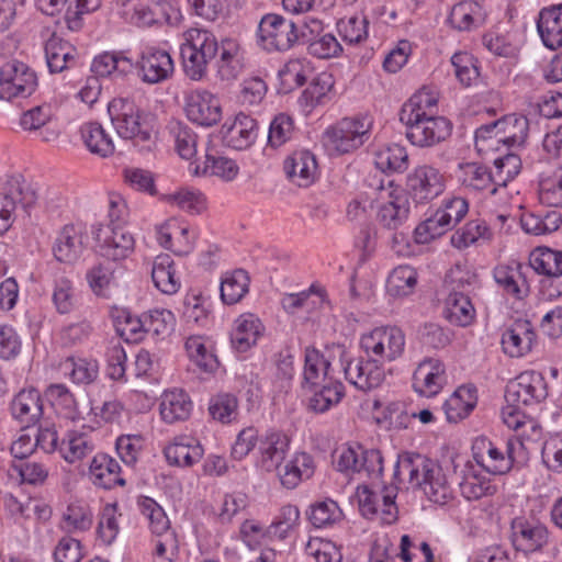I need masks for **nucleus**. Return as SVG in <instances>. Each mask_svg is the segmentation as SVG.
I'll list each match as a JSON object with an SVG mask.
<instances>
[{
  "label": "nucleus",
  "instance_id": "8fccbe9b",
  "mask_svg": "<svg viewBox=\"0 0 562 562\" xmlns=\"http://www.w3.org/2000/svg\"><path fill=\"white\" fill-rule=\"evenodd\" d=\"M187 353L201 370L215 373L220 369V361L214 353L212 342L204 336H190L184 344Z\"/></svg>",
  "mask_w": 562,
  "mask_h": 562
},
{
  "label": "nucleus",
  "instance_id": "e2e57ef3",
  "mask_svg": "<svg viewBox=\"0 0 562 562\" xmlns=\"http://www.w3.org/2000/svg\"><path fill=\"white\" fill-rule=\"evenodd\" d=\"M93 513L88 504L75 502L63 514L60 528L69 533L83 532L91 528Z\"/></svg>",
  "mask_w": 562,
  "mask_h": 562
},
{
  "label": "nucleus",
  "instance_id": "5fc2aeb1",
  "mask_svg": "<svg viewBox=\"0 0 562 562\" xmlns=\"http://www.w3.org/2000/svg\"><path fill=\"white\" fill-rule=\"evenodd\" d=\"M94 450L92 438L86 432L68 431L59 445V454L68 463L81 461Z\"/></svg>",
  "mask_w": 562,
  "mask_h": 562
},
{
  "label": "nucleus",
  "instance_id": "a878e982",
  "mask_svg": "<svg viewBox=\"0 0 562 562\" xmlns=\"http://www.w3.org/2000/svg\"><path fill=\"white\" fill-rule=\"evenodd\" d=\"M522 270L524 266L516 260L498 263L493 270L496 284L515 300H524L529 294V284Z\"/></svg>",
  "mask_w": 562,
  "mask_h": 562
},
{
  "label": "nucleus",
  "instance_id": "3c124183",
  "mask_svg": "<svg viewBox=\"0 0 562 562\" xmlns=\"http://www.w3.org/2000/svg\"><path fill=\"white\" fill-rule=\"evenodd\" d=\"M329 361L319 350L308 347L304 353L303 387H317L333 379L329 375Z\"/></svg>",
  "mask_w": 562,
  "mask_h": 562
},
{
  "label": "nucleus",
  "instance_id": "338daca9",
  "mask_svg": "<svg viewBox=\"0 0 562 562\" xmlns=\"http://www.w3.org/2000/svg\"><path fill=\"white\" fill-rule=\"evenodd\" d=\"M530 266L538 273L560 277L562 276V251L539 247L530 255Z\"/></svg>",
  "mask_w": 562,
  "mask_h": 562
},
{
  "label": "nucleus",
  "instance_id": "0e129e2a",
  "mask_svg": "<svg viewBox=\"0 0 562 562\" xmlns=\"http://www.w3.org/2000/svg\"><path fill=\"white\" fill-rule=\"evenodd\" d=\"M446 318L458 326L470 325L475 317V308L468 295L453 291L446 301Z\"/></svg>",
  "mask_w": 562,
  "mask_h": 562
},
{
  "label": "nucleus",
  "instance_id": "13d9d810",
  "mask_svg": "<svg viewBox=\"0 0 562 562\" xmlns=\"http://www.w3.org/2000/svg\"><path fill=\"white\" fill-rule=\"evenodd\" d=\"M250 279L243 269L226 272L221 281V299L227 305L238 303L249 291Z\"/></svg>",
  "mask_w": 562,
  "mask_h": 562
},
{
  "label": "nucleus",
  "instance_id": "a211bd4d",
  "mask_svg": "<svg viewBox=\"0 0 562 562\" xmlns=\"http://www.w3.org/2000/svg\"><path fill=\"white\" fill-rule=\"evenodd\" d=\"M514 548L526 554L542 550L549 541L548 528L535 518L516 517L510 524Z\"/></svg>",
  "mask_w": 562,
  "mask_h": 562
},
{
  "label": "nucleus",
  "instance_id": "a19ab883",
  "mask_svg": "<svg viewBox=\"0 0 562 562\" xmlns=\"http://www.w3.org/2000/svg\"><path fill=\"white\" fill-rule=\"evenodd\" d=\"M192 407V401L187 392L181 389H172L162 393L159 413L165 423L173 424L188 419Z\"/></svg>",
  "mask_w": 562,
  "mask_h": 562
},
{
  "label": "nucleus",
  "instance_id": "f704fd0d",
  "mask_svg": "<svg viewBox=\"0 0 562 562\" xmlns=\"http://www.w3.org/2000/svg\"><path fill=\"white\" fill-rule=\"evenodd\" d=\"M258 135L257 121L243 112L231 124L223 126V137L228 147L243 150L250 147Z\"/></svg>",
  "mask_w": 562,
  "mask_h": 562
},
{
  "label": "nucleus",
  "instance_id": "052dcab7",
  "mask_svg": "<svg viewBox=\"0 0 562 562\" xmlns=\"http://www.w3.org/2000/svg\"><path fill=\"white\" fill-rule=\"evenodd\" d=\"M134 67L133 60L123 52H105L92 61V71L97 76L106 77L114 72L126 75Z\"/></svg>",
  "mask_w": 562,
  "mask_h": 562
},
{
  "label": "nucleus",
  "instance_id": "ddd939ff",
  "mask_svg": "<svg viewBox=\"0 0 562 562\" xmlns=\"http://www.w3.org/2000/svg\"><path fill=\"white\" fill-rule=\"evenodd\" d=\"M156 240L177 256L193 251L196 234L183 218L172 216L155 226Z\"/></svg>",
  "mask_w": 562,
  "mask_h": 562
},
{
  "label": "nucleus",
  "instance_id": "79ce46f5",
  "mask_svg": "<svg viewBox=\"0 0 562 562\" xmlns=\"http://www.w3.org/2000/svg\"><path fill=\"white\" fill-rule=\"evenodd\" d=\"M122 270L121 266L113 262H99L88 270L86 279L97 296L109 299L119 286L117 273Z\"/></svg>",
  "mask_w": 562,
  "mask_h": 562
},
{
  "label": "nucleus",
  "instance_id": "c756f323",
  "mask_svg": "<svg viewBox=\"0 0 562 562\" xmlns=\"http://www.w3.org/2000/svg\"><path fill=\"white\" fill-rule=\"evenodd\" d=\"M14 419L24 427L37 424L43 415V402L36 389H22L10 403Z\"/></svg>",
  "mask_w": 562,
  "mask_h": 562
},
{
  "label": "nucleus",
  "instance_id": "20e7f679",
  "mask_svg": "<svg viewBox=\"0 0 562 562\" xmlns=\"http://www.w3.org/2000/svg\"><path fill=\"white\" fill-rule=\"evenodd\" d=\"M180 46V54L186 75L199 81L207 72L209 63L215 57L218 50V43L215 35L204 29H189L183 35Z\"/></svg>",
  "mask_w": 562,
  "mask_h": 562
},
{
  "label": "nucleus",
  "instance_id": "473e14b6",
  "mask_svg": "<svg viewBox=\"0 0 562 562\" xmlns=\"http://www.w3.org/2000/svg\"><path fill=\"white\" fill-rule=\"evenodd\" d=\"M259 464L271 472L279 468L289 449L290 438L282 431L270 429L259 439Z\"/></svg>",
  "mask_w": 562,
  "mask_h": 562
},
{
  "label": "nucleus",
  "instance_id": "bb28decb",
  "mask_svg": "<svg viewBox=\"0 0 562 562\" xmlns=\"http://www.w3.org/2000/svg\"><path fill=\"white\" fill-rule=\"evenodd\" d=\"M85 249V228L79 224H67L58 232L53 245L56 260L64 263H74Z\"/></svg>",
  "mask_w": 562,
  "mask_h": 562
},
{
  "label": "nucleus",
  "instance_id": "cd10ccee",
  "mask_svg": "<svg viewBox=\"0 0 562 562\" xmlns=\"http://www.w3.org/2000/svg\"><path fill=\"white\" fill-rule=\"evenodd\" d=\"M457 179L463 190L471 194L482 192L496 194L499 192L491 170L479 162L460 164L457 170Z\"/></svg>",
  "mask_w": 562,
  "mask_h": 562
},
{
  "label": "nucleus",
  "instance_id": "aec40b11",
  "mask_svg": "<svg viewBox=\"0 0 562 562\" xmlns=\"http://www.w3.org/2000/svg\"><path fill=\"white\" fill-rule=\"evenodd\" d=\"M139 78L149 85L169 79L175 71L170 54L155 46L145 47L136 63Z\"/></svg>",
  "mask_w": 562,
  "mask_h": 562
},
{
  "label": "nucleus",
  "instance_id": "4d7b16f0",
  "mask_svg": "<svg viewBox=\"0 0 562 562\" xmlns=\"http://www.w3.org/2000/svg\"><path fill=\"white\" fill-rule=\"evenodd\" d=\"M522 229L535 236L547 235L558 231L562 224V215L557 211L544 213L525 212L520 217Z\"/></svg>",
  "mask_w": 562,
  "mask_h": 562
},
{
  "label": "nucleus",
  "instance_id": "09e8293b",
  "mask_svg": "<svg viewBox=\"0 0 562 562\" xmlns=\"http://www.w3.org/2000/svg\"><path fill=\"white\" fill-rule=\"evenodd\" d=\"M477 403L476 390L462 385L443 403V411L449 423H458L470 415Z\"/></svg>",
  "mask_w": 562,
  "mask_h": 562
},
{
  "label": "nucleus",
  "instance_id": "f8f14e48",
  "mask_svg": "<svg viewBox=\"0 0 562 562\" xmlns=\"http://www.w3.org/2000/svg\"><path fill=\"white\" fill-rule=\"evenodd\" d=\"M37 87V76L21 61H10L0 67V99L27 98Z\"/></svg>",
  "mask_w": 562,
  "mask_h": 562
},
{
  "label": "nucleus",
  "instance_id": "6e6d98bb",
  "mask_svg": "<svg viewBox=\"0 0 562 562\" xmlns=\"http://www.w3.org/2000/svg\"><path fill=\"white\" fill-rule=\"evenodd\" d=\"M45 56L50 72H61L75 59V47L53 34L45 44Z\"/></svg>",
  "mask_w": 562,
  "mask_h": 562
},
{
  "label": "nucleus",
  "instance_id": "680f3d73",
  "mask_svg": "<svg viewBox=\"0 0 562 562\" xmlns=\"http://www.w3.org/2000/svg\"><path fill=\"white\" fill-rule=\"evenodd\" d=\"M502 133L504 144L508 146L521 145L528 135L529 122L524 115L509 114L502 120L495 121L494 126Z\"/></svg>",
  "mask_w": 562,
  "mask_h": 562
},
{
  "label": "nucleus",
  "instance_id": "de8ad7c7",
  "mask_svg": "<svg viewBox=\"0 0 562 562\" xmlns=\"http://www.w3.org/2000/svg\"><path fill=\"white\" fill-rule=\"evenodd\" d=\"M81 140L93 155L108 158L114 154L115 146L112 136L98 122H86L79 130Z\"/></svg>",
  "mask_w": 562,
  "mask_h": 562
},
{
  "label": "nucleus",
  "instance_id": "2f4dec72",
  "mask_svg": "<svg viewBox=\"0 0 562 562\" xmlns=\"http://www.w3.org/2000/svg\"><path fill=\"white\" fill-rule=\"evenodd\" d=\"M316 470V461L307 452H295L281 468L278 474L281 484L286 488H295L310 480Z\"/></svg>",
  "mask_w": 562,
  "mask_h": 562
},
{
  "label": "nucleus",
  "instance_id": "412c9836",
  "mask_svg": "<svg viewBox=\"0 0 562 562\" xmlns=\"http://www.w3.org/2000/svg\"><path fill=\"white\" fill-rule=\"evenodd\" d=\"M452 124L445 116L434 115L407 126L406 137L417 147H432L451 134Z\"/></svg>",
  "mask_w": 562,
  "mask_h": 562
},
{
  "label": "nucleus",
  "instance_id": "423d86ee",
  "mask_svg": "<svg viewBox=\"0 0 562 562\" xmlns=\"http://www.w3.org/2000/svg\"><path fill=\"white\" fill-rule=\"evenodd\" d=\"M140 514L148 520L149 528L157 536L154 562H175L179 558L176 535L170 531V521L162 507L153 498L143 496L137 501Z\"/></svg>",
  "mask_w": 562,
  "mask_h": 562
},
{
  "label": "nucleus",
  "instance_id": "6e6552de",
  "mask_svg": "<svg viewBox=\"0 0 562 562\" xmlns=\"http://www.w3.org/2000/svg\"><path fill=\"white\" fill-rule=\"evenodd\" d=\"M334 464L338 471L376 480L383 472L380 451L366 450L361 446H344L336 450Z\"/></svg>",
  "mask_w": 562,
  "mask_h": 562
},
{
  "label": "nucleus",
  "instance_id": "9b49d317",
  "mask_svg": "<svg viewBox=\"0 0 562 562\" xmlns=\"http://www.w3.org/2000/svg\"><path fill=\"white\" fill-rule=\"evenodd\" d=\"M258 32L263 48L270 52H284L299 43L297 25L279 14L262 16Z\"/></svg>",
  "mask_w": 562,
  "mask_h": 562
},
{
  "label": "nucleus",
  "instance_id": "7ed1b4c3",
  "mask_svg": "<svg viewBox=\"0 0 562 562\" xmlns=\"http://www.w3.org/2000/svg\"><path fill=\"white\" fill-rule=\"evenodd\" d=\"M109 113L117 134L125 139L153 142L158 133L157 119L148 112H140L126 99H113Z\"/></svg>",
  "mask_w": 562,
  "mask_h": 562
},
{
  "label": "nucleus",
  "instance_id": "864d4df0",
  "mask_svg": "<svg viewBox=\"0 0 562 562\" xmlns=\"http://www.w3.org/2000/svg\"><path fill=\"white\" fill-rule=\"evenodd\" d=\"M374 165L382 172H403L408 168L406 148L398 144H387L374 151Z\"/></svg>",
  "mask_w": 562,
  "mask_h": 562
},
{
  "label": "nucleus",
  "instance_id": "7c9ffc66",
  "mask_svg": "<svg viewBox=\"0 0 562 562\" xmlns=\"http://www.w3.org/2000/svg\"><path fill=\"white\" fill-rule=\"evenodd\" d=\"M438 99L439 94L435 89L428 87L419 89L403 104L401 121L408 126L424 120V117L434 116Z\"/></svg>",
  "mask_w": 562,
  "mask_h": 562
},
{
  "label": "nucleus",
  "instance_id": "9d476101",
  "mask_svg": "<svg viewBox=\"0 0 562 562\" xmlns=\"http://www.w3.org/2000/svg\"><path fill=\"white\" fill-rule=\"evenodd\" d=\"M91 234L97 243L99 254L104 259L117 265L131 257L135 251V238L122 226L97 223Z\"/></svg>",
  "mask_w": 562,
  "mask_h": 562
},
{
  "label": "nucleus",
  "instance_id": "37998d69",
  "mask_svg": "<svg viewBox=\"0 0 562 562\" xmlns=\"http://www.w3.org/2000/svg\"><path fill=\"white\" fill-rule=\"evenodd\" d=\"M486 16V10L479 1L463 0L452 7L449 22L456 30L472 31L482 26Z\"/></svg>",
  "mask_w": 562,
  "mask_h": 562
},
{
  "label": "nucleus",
  "instance_id": "49530a36",
  "mask_svg": "<svg viewBox=\"0 0 562 562\" xmlns=\"http://www.w3.org/2000/svg\"><path fill=\"white\" fill-rule=\"evenodd\" d=\"M263 329L261 321L255 314H241L234 323L232 344L238 351H246L257 344Z\"/></svg>",
  "mask_w": 562,
  "mask_h": 562
},
{
  "label": "nucleus",
  "instance_id": "dca6fc26",
  "mask_svg": "<svg viewBox=\"0 0 562 562\" xmlns=\"http://www.w3.org/2000/svg\"><path fill=\"white\" fill-rule=\"evenodd\" d=\"M378 202V220L383 226L395 229L406 221L409 213L408 199L393 181H389L386 187L381 186Z\"/></svg>",
  "mask_w": 562,
  "mask_h": 562
},
{
  "label": "nucleus",
  "instance_id": "c03bdc74",
  "mask_svg": "<svg viewBox=\"0 0 562 562\" xmlns=\"http://www.w3.org/2000/svg\"><path fill=\"white\" fill-rule=\"evenodd\" d=\"M220 58L217 60V75L222 80L232 81L239 77L245 69L244 53L234 40H224L221 43Z\"/></svg>",
  "mask_w": 562,
  "mask_h": 562
},
{
  "label": "nucleus",
  "instance_id": "39448f33",
  "mask_svg": "<svg viewBox=\"0 0 562 562\" xmlns=\"http://www.w3.org/2000/svg\"><path fill=\"white\" fill-rule=\"evenodd\" d=\"M475 465L493 475H503L513 465L525 460V447L519 440L509 439L499 446L486 437H477L472 443Z\"/></svg>",
  "mask_w": 562,
  "mask_h": 562
},
{
  "label": "nucleus",
  "instance_id": "ea45409f",
  "mask_svg": "<svg viewBox=\"0 0 562 562\" xmlns=\"http://www.w3.org/2000/svg\"><path fill=\"white\" fill-rule=\"evenodd\" d=\"M150 274L155 288L164 294H176L181 288L176 262L168 254H159L153 259Z\"/></svg>",
  "mask_w": 562,
  "mask_h": 562
},
{
  "label": "nucleus",
  "instance_id": "72a5a7b5",
  "mask_svg": "<svg viewBox=\"0 0 562 562\" xmlns=\"http://www.w3.org/2000/svg\"><path fill=\"white\" fill-rule=\"evenodd\" d=\"M45 395L59 419L72 424L85 419L74 393L65 384L49 385Z\"/></svg>",
  "mask_w": 562,
  "mask_h": 562
},
{
  "label": "nucleus",
  "instance_id": "2eb2a0df",
  "mask_svg": "<svg viewBox=\"0 0 562 562\" xmlns=\"http://www.w3.org/2000/svg\"><path fill=\"white\" fill-rule=\"evenodd\" d=\"M446 186V175L429 165L416 167L406 180L407 191L417 203L432 201L443 193Z\"/></svg>",
  "mask_w": 562,
  "mask_h": 562
},
{
  "label": "nucleus",
  "instance_id": "774afa93",
  "mask_svg": "<svg viewBox=\"0 0 562 562\" xmlns=\"http://www.w3.org/2000/svg\"><path fill=\"white\" fill-rule=\"evenodd\" d=\"M538 196L544 205L562 207V168L541 176Z\"/></svg>",
  "mask_w": 562,
  "mask_h": 562
},
{
  "label": "nucleus",
  "instance_id": "4468645a",
  "mask_svg": "<svg viewBox=\"0 0 562 562\" xmlns=\"http://www.w3.org/2000/svg\"><path fill=\"white\" fill-rule=\"evenodd\" d=\"M18 124L23 132L35 135L45 143L55 142L60 136L57 115L49 103L35 105L22 112Z\"/></svg>",
  "mask_w": 562,
  "mask_h": 562
},
{
  "label": "nucleus",
  "instance_id": "4c0bfd02",
  "mask_svg": "<svg viewBox=\"0 0 562 562\" xmlns=\"http://www.w3.org/2000/svg\"><path fill=\"white\" fill-rule=\"evenodd\" d=\"M518 403H506L502 408V419L504 424L517 432L515 440L524 443V440L535 441L540 438L541 428L536 420L528 417Z\"/></svg>",
  "mask_w": 562,
  "mask_h": 562
},
{
  "label": "nucleus",
  "instance_id": "b1692460",
  "mask_svg": "<svg viewBox=\"0 0 562 562\" xmlns=\"http://www.w3.org/2000/svg\"><path fill=\"white\" fill-rule=\"evenodd\" d=\"M286 178L295 186L307 188L318 177V164L315 155L306 149L295 150L283 161Z\"/></svg>",
  "mask_w": 562,
  "mask_h": 562
},
{
  "label": "nucleus",
  "instance_id": "69168bd1",
  "mask_svg": "<svg viewBox=\"0 0 562 562\" xmlns=\"http://www.w3.org/2000/svg\"><path fill=\"white\" fill-rule=\"evenodd\" d=\"M490 236V229L484 221L472 220L451 235L450 243L452 247L463 250L475 245L481 239H488Z\"/></svg>",
  "mask_w": 562,
  "mask_h": 562
},
{
  "label": "nucleus",
  "instance_id": "a18cd8bd",
  "mask_svg": "<svg viewBox=\"0 0 562 562\" xmlns=\"http://www.w3.org/2000/svg\"><path fill=\"white\" fill-rule=\"evenodd\" d=\"M90 479L94 485L110 490L124 485L121 477V467L116 460L104 453H98L90 463Z\"/></svg>",
  "mask_w": 562,
  "mask_h": 562
},
{
  "label": "nucleus",
  "instance_id": "f257e3e1",
  "mask_svg": "<svg viewBox=\"0 0 562 562\" xmlns=\"http://www.w3.org/2000/svg\"><path fill=\"white\" fill-rule=\"evenodd\" d=\"M362 357L345 367L346 379L357 389L370 391L385 379V364L402 358L406 347L404 330L382 325L363 333L359 340Z\"/></svg>",
  "mask_w": 562,
  "mask_h": 562
},
{
  "label": "nucleus",
  "instance_id": "f3484780",
  "mask_svg": "<svg viewBox=\"0 0 562 562\" xmlns=\"http://www.w3.org/2000/svg\"><path fill=\"white\" fill-rule=\"evenodd\" d=\"M548 396L547 383L541 373L525 371L507 384L506 403L529 406L540 403Z\"/></svg>",
  "mask_w": 562,
  "mask_h": 562
},
{
  "label": "nucleus",
  "instance_id": "603ef678",
  "mask_svg": "<svg viewBox=\"0 0 562 562\" xmlns=\"http://www.w3.org/2000/svg\"><path fill=\"white\" fill-rule=\"evenodd\" d=\"M308 397V408L316 413L323 414L337 406L345 396V387L341 382L329 379L328 382L322 383Z\"/></svg>",
  "mask_w": 562,
  "mask_h": 562
},
{
  "label": "nucleus",
  "instance_id": "58836bf2",
  "mask_svg": "<svg viewBox=\"0 0 562 562\" xmlns=\"http://www.w3.org/2000/svg\"><path fill=\"white\" fill-rule=\"evenodd\" d=\"M159 200L170 207L178 209L189 215H200L207 209L205 194L193 187L177 188L171 192L161 194Z\"/></svg>",
  "mask_w": 562,
  "mask_h": 562
},
{
  "label": "nucleus",
  "instance_id": "bf43d9fd",
  "mask_svg": "<svg viewBox=\"0 0 562 562\" xmlns=\"http://www.w3.org/2000/svg\"><path fill=\"white\" fill-rule=\"evenodd\" d=\"M60 369L76 384H90L99 375V364L94 359L69 357L61 362Z\"/></svg>",
  "mask_w": 562,
  "mask_h": 562
},
{
  "label": "nucleus",
  "instance_id": "f03ea898",
  "mask_svg": "<svg viewBox=\"0 0 562 562\" xmlns=\"http://www.w3.org/2000/svg\"><path fill=\"white\" fill-rule=\"evenodd\" d=\"M395 474L406 477L412 487L419 488L435 504L443 505L452 497V490L442 468L422 454L401 457Z\"/></svg>",
  "mask_w": 562,
  "mask_h": 562
},
{
  "label": "nucleus",
  "instance_id": "5701e85b",
  "mask_svg": "<svg viewBox=\"0 0 562 562\" xmlns=\"http://www.w3.org/2000/svg\"><path fill=\"white\" fill-rule=\"evenodd\" d=\"M537 341L535 328L528 319H516L502 334V348L510 358H521L528 355Z\"/></svg>",
  "mask_w": 562,
  "mask_h": 562
},
{
  "label": "nucleus",
  "instance_id": "e433bc0d",
  "mask_svg": "<svg viewBox=\"0 0 562 562\" xmlns=\"http://www.w3.org/2000/svg\"><path fill=\"white\" fill-rule=\"evenodd\" d=\"M537 31L547 48L554 50L562 46V3L540 10Z\"/></svg>",
  "mask_w": 562,
  "mask_h": 562
},
{
  "label": "nucleus",
  "instance_id": "6ab92c4d",
  "mask_svg": "<svg viewBox=\"0 0 562 562\" xmlns=\"http://www.w3.org/2000/svg\"><path fill=\"white\" fill-rule=\"evenodd\" d=\"M187 117L201 126H213L222 119L220 99L209 90L195 89L186 97Z\"/></svg>",
  "mask_w": 562,
  "mask_h": 562
},
{
  "label": "nucleus",
  "instance_id": "393cba45",
  "mask_svg": "<svg viewBox=\"0 0 562 562\" xmlns=\"http://www.w3.org/2000/svg\"><path fill=\"white\" fill-rule=\"evenodd\" d=\"M459 491L467 501H479L483 497L493 496L497 492L494 481L483 474L482 469L468 461L459 476Z\"/></svg>",
  "mask_w": 562,
  "mask_h": 562
},
{
  "label": "nucleus",
  "instance_id": "c9c22d12",
  "mask_svg": "<svg viewBox=\"0 0 562 562\" xmlns=\"http://www.w3.org/2000/svg\"><path fill=\"white\" fill-rule=\"evenodd\" d=\"M34 202V193L21 186H11L8 192L0 194V236L7 234L16 220L19 206Z\"/></svg>",
  "mask_w": 562,
  "mask_h": 562
},
{
  "label": "nucleus",
  "instance_id": "c85d7f7f",
  "mask_svg": "<svg viewBox=\"0 0 562 562\" xmlns=\"http://www.w3.org/2000/svg\"><path fill=\"white\" fill-rule=\"evenodd\" d=\"M164 454L170 465L189 468L202 459L204 449L196 438L180 435L164 448Z\"/></svg>",
  "mask_w": 562,
  "mask_h": 562
},
{
  "label": "nucleus",
  "instance_id": "1a4fd4ad",
  "mask_svg": "<svg viewBox=\"0 0 562 562\" xmlns=\"http://www.w3.org/2000/svg\"><path fill=\"white\" fill-rule=\"evenodd\" d=\"M357 496L359 509L366 518L384 525H391L397 520L396 486L389 485L383 486L380 491H373L364 485L358 487Z\"/></svg>",
  "mask_w": 562,
  "mask_h": 562
},
{
  "label": "nucleus",
  "instance_id": "0eeeda50",
  "mask_svg": "<svg viewBox=\"0 0 562 562\" xmlns=\"http://www.w3.org/2000/svg\"><path fill=\"white\" fill-rule=\"evenodd\" d=\"M370 130L366 117H345L325 130L323 145L330 156L350 154L367 142Z\"/></svg>",
  "mask_w": 562,
  "mask_h": 562
},
{
  "label": "nucleus",
  "instance_id": "4be33fe9",
  "mask_svg": "<svg viewBox=\"0 0 562 562\" xmlns=\"http://www.w3.org/2000/svg\"><path fill=\"white\" fill-rule=\"evenodd\" d=\"M447 381L445 363L435 358L424 359L413 373V389L425 397H434L439 394Z\"/></svg>",
  "mask_w": 562,
  "mask_h": 562
}]
</instances>
